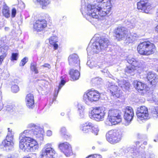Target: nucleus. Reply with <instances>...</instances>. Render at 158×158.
<instances>
[{"instance_id": "18", "label": "nucleus", "mask_w": 158, "mask_h": 158, "mask_svg": "<svg viewBox=\"0 0 158 158\" xmlns=\"http://www.w3.org/2000/svg\"><path fill=\"white\" fill-rule=\"evenodd\" d=\"M147 78L151 85H155L158 82V77L155 73L149 72L147 73Z\"/></svg>"}, {"instance_id": "34", "label": "nucleus", "mask_w": 158, "mask_h": 158, "mask_svg": "<svg viewBox=\"0 0 158 158\" xmlns=\"http://www.w3.org/2000/svg\"><path fill=\"white\" fill-rule=\"evenodd\" d=\"M8 48L7 46L5 45L0 47V52L2 54L1 55H5L6 57V56Z\"/></svg>"}, {"instance_id": "28", "label": "nucleus", "mask_w": 158, "mask_h": 158, "mask_svg": "<svg viewBox=\"0 0 158 158\" xmlns=\"http://www.w3.org/2000/svg\"><path fill=\"white\" fill-rule=\"evenodd\" d=\"M151 113L149 114V117H153L156 118L158 117V107H154L151 109Z\"/></svg>"}, {"instance_id": "17", "label": "nucleus", "mask_w": 158, "mask_h": 158, "mask_svg": "<svg viewBox=\"0 0 158 158\" xmlns=\"http://www.w3.org/2000/svg\"><path fill=\"white\" fill-rule=\"evenodd\" d=\"M15 142L11 139H4L2 141L0 146L1 148L10 149L13 147Z\"/></svg>"}, {"instance_id": "53", "label": "nucleus", "mask_w": 158, "mask_h": 158, "mask_svg": "<svg viewBox=\"0 0 158 158\" xmlns=\"http://www.w3.org/2000/svg\"><path fill=\"white\" fill-rule=\"evenodd\" d=\"M42 66L48 68V69H50L51 68L50 65L48 64H45L44 65H43Z\"/></svg>"}, {"instance_id": "50", "label": "nucleus", "mask_w": 158, "mask_h": 158, "mask_svg": "<svg viewBox=\"0 0 158 158\" xmlns=\"http://www.w3.org/2000/svg\"><path fill=\"white\" fill-rule=\"evenodd\" d=\"M6 57V55H1L0 56V64H1L3 59Z\"/></svg>"}, {"instance_id": "14", "label": "nucleus", "mask_w": 158, "mask_h": 158, "mask_svg": "<svg viewBox=\"0 0 158 158\" xmlns=\"http://www.w3.org/2000/svg\"><path fill=\"white\" fill-rule=\"evenodd\" d=\"M47 26L46 21L44 19H39L34 24V29L37 31H42Z\"/></svg>"}, {"instance_id": "37", "label": "nucleus", "mask_w": 158, "mask_h": 158, "mask_svg": "<svg viewBox=\"0 0 158 158\" xmlns=\"http://www.w3.org/2000/svg\"><path fill=\"white\" fill-rule=\"evenodd\" d=\"M91 128L92 130V132L95 135H97L99 131L97 126L94 125L93 124L92 126L91 127Z\"/></svg>"}, {"instance_id": "39", "label": "nucleus", "mask_w": 158, "mask_h": 158, "mask_svg": "<svg viewBox=\"0 0 158 158\" xmlns=\"http://www.w3.org/2000/svg\"><path fill=\"white\" fill-rule=\"evenodd\" d=\"M115 133L113 131L111 130L108 132L106 135V138H112L114 137Z\"/></svg>"}, {"instance_id": "60", "label": "nucleus", "mask_w": 158, "mask_h": 158, "mask_svg": "<svg viewBox=\"0 0 158 158\" xmlns=\"http://www.w3.org/2000/svg\"><path fill=\"white\" fill-rule=\"evenodd\" d=\"M156 15L158 16V9L157 10V12L156 13Z\"/></svg>"}, {"instance_id": "48", "label": "nucleus", "mask_w": 158, "mask_h": 158, "mask_svg": "<svg viewBox=\"0 0 158 158\" xmlns=\"http://www.w3.org/2000/svg\"><path fill=\"white\" fill-rule=\"evenodd\" d=\"M9 106L10 107L9 108L10 109H12L13 110H16L17 109V106L15 105V104H13L10 106ZM7 108L8 109V110H10V109H9V107H7Z\"/></svg>"}, {"instance_id": "16", "label": "nucleus", "mask_w": 158, "mask_h": 158, "mask_svg": "<svg viewBox=\"0 0 158 158\" xmlns=\"http://www.w3.org/2000/svg\"><path fill=\"white\" fill-rule=\"evenodd\" d=\"M69 64L71 66L79 65L80 60L78 56L76 54L70 55L68 58Z\"/></svg>"}, {"instance_id": "33", "label": "nucleus", "mask_w": 158, "mask_h": 158, "mask_svg": "<svg viewBox=\"0 0 158 158\" xmlns=\"http://www.w3.org/2000/svg\"><path fill=\"white\" fill-rule=\"evenodd\" d=\"M87 64L91 69L94 68H98L99 67L96 62L91 60H88L87 63Z\"/></svg>"}, {"instance_id": "8", "label": "nucleus", "mask_w": 158, "mask_h": 158, "mask_svg": "<svg viewBox=\"0 0 158 158\" xmlns=\"http://www.w3.org/2000/svg\"><path fill=\"white\" fill-rule=\"evenodd\" d=\"M100 97V94L98 91L88 90L84 94L83 99L86 104H89L90 102L98 101Z\"/></svg>"}, {"instance_id": "35", "label": "nucleus", "mask_w": 158, "mask_h": 158, "mask_svg": "<svg viewBox=\"0 0 158 158\" xmlns=\"http://www.w3.org/2000/svg\"><path fill=\"white\" fill-rule=\"evenodd\" d=\"M57 37L56 36L51 37L49 39V43L50 44H54L57 42Z\"/></svg>"}, {"instance_id": "2", "label": "nucleus", "mask_w": 158, "mask_h": 158, "mask_svg": "<svg viewBox=\"0 0 158 158\" xmlns=\"http://www.w3.org/2000/svg\"><path fill=\"white\" fill-rule=\"evenodd\" d=\"M27 128L31 129V130H25L20 134V138H32L43 137V130L39 126L36 125L33 123H30L28 125Z\"/></svg>"}, {"instance_id": "11", "label": "nucleus", "mask_w": 158, "mask_h": 158, "mask_svg": "<svg viewBox=\"0 0 158 158\" xmlns=\"http://www.w3.org/2000/svg\"><path fill=\"white\" fill-rule=\"evenodd\" d=\"M114 33L117 40L120 41L125 38L127 34V31L126 28L120 27L115 29Z\"/></svg>"}, {"instance_id": "12", "label": "nucleus", "mask_w": 158, "mask_h": 158, "mask_svg": "<svg viewBox=\"0 0 158 158\" xmlns=\"http://www.w3.org/2000/svg\"><path fill=\"white\" fill-rule=\"evenodd\" d=\"M108 89L114 97L118 98L122 95L121 91L118 90V87L113 83L109 82L108 84Z\"/></svg>"}, {"instance_id": "44", "label": "nucleus", "mask_w": 158, "mask_h": 158, "mask_svg": "<svg viewBox=\"0 0 158 158\" xmlns=\"http://www.w3.org/2000/svg\"><path fill=\"white\" fill-rule=\"evenodd\" d=\"M107 140L110 143L115 144L118 142V141L115 139H107Z\"/></svg>"}, {"instance_id": "61", "label": "nucleus", "mask_w": 158, "mask_h": 158, "mask_svg": "<svg viewBox=\"0 0 158 158\" xmlns=\"http://www.w3.org/2000/svg\"><path fill=\"white\" fill-rule=\"evenodd\" d=\"M64 113H61V115L62 116H64Z\"/></svg>"}, {"instance_id": "64", "label": "nucleus", "mask_w": 158, "mask_h": 158, "mask_svg": "<svg viewBox=\"0 0 158 158\" xmlns=\"http://www.w3.org/2000/svg\"><path fill=\"white\" fill-rule=\"evenodd\" d=\"M58 91H57V94H58Z\"/></svg>"}, {"instance_id": "20", "label": "nucleus", "mask_w": 158, "mask_h": 158, "mask_svg": "<svg viewBox=\"0 0 158 158\" xmlns=\"http://www.w3.org/2000/svg\"><path fill=\"white\" fill-rule=\"evenodd\" d=\"M133 84L134 87L139 92H143L144 91H145L146 85L145 84L137 81H134Z\"/></svg>"}, {"instance_id": "30", "label": "nucleus", "mask_w": 158, "mask_h": 158, "mask_svg": "<svg viewBox=\"0 0 158 158\" xmlns=\"http://www.w3.org/2000/svg\"><path fill=\"white\" fill-rule=\"evenodd\" d=\"M42 6L43 9H44L50 4L49 0H36Z\"/></svg>"}, {"instance_id": "58", "label": "nucleus", "mask_w": 158, "mask_h": 158, "mask_svg": "<svg viewBox=\"0 0 158 158\" xmlns=\"http://www.w3.org/2000/svg\"><path fill=\"white\" fill-rule=\"evenodd\" d=\"M23 158H32L30 157L29 156H24Z\"/></svg>"}, {"instance_id": "10", "label": "nucleus", "mask_w": 158, "mask_h": 158, "mask_svg": "<svg viewBox=\"0 0 158 158\" xmlns=\"http://www.w3.org/2000/svg\"><path fill=\"white\" fill-rule=\"evenodd\" d=\"M136 115L139 119L141 120L146 119L150 118L147 108L144 106H142L137 109Z\"/></svg>"}, {"instance_id": "54", "label": "nucleus", "mask_w": 158, "mask_h": 158, "mask_svg": "<svg viewBox=\"0 0 158 158\" xmlns=\"http://www.w3.org/2000/svg\"><path fill=\"white\" fill-rule=\"evenodd\" d=\"M52 45H53V46L54 48L56 50L58 48V45L56 43L54 44H52Z\"/></svg>"}, {"instance_id": "47", "label": "nucleus", "mask_w": 158, "mask_h": 158, "mask_svg": "<svg viewBox=\"0 0 158 158\" xmlns=\"http://www.w3.org/2000/svg\"><path fill=\"white\" fill-rule=\"evenodd\" d=\"M18 56V54L17 53H13L11 56V60H17V57Z\"/></svg>"}, {"instance_id": "36", "label": "nucleus", "mask_w": 158, "mask_h": 158, "mask_svg": "<svg viewBox=\"0 0 158 158\" xmlns=\"http://www.w3.org/2000/svg\"><path fill=\"white\" fill-rule=\"evenodd\" d=\"M30 69L31 70L34 71L35 73H38V71L37 69L36 64L35 63H31V64Z\"/></svg>"}, {"instance_id": "25", "label": "nucleus", "mask_w": 158, "mask_h": 158, "mask_svg": "<svg viewBox=\"0 0 158 158\" xmlns=\"http://www.w3.org/2000/svg\"><path fill=\"white\" fill-rule=\"evenodd\" d=\"M93 124L91 123L87 122L84 123L80 126V129L84 133H86L89 132L92 127Z\"/></svg>"}, {"instance_id": "32", "label": "nucleus", "mask_w": 158, "mask_h": 158, "mask_svg": "<svg viewBox=\"0 0 158 158\" xmlns=\"http://www.w3.org/2000/svg\"><path fill=\"white\" fill-rule=\"evenodd\" d=\"M135 69L133 67L129 66L127 67L125 69V73L126 74L133 75Z\"/></svg>"}, {"instance_id": "19", "label": "nucleus", "mask_w": 158, "mask_h": 158, "mask_svg": "<svg viewBox=\"0 0 158 158\" xmlns=\"http://www.w3.org/2000/svg\"><path fill=\"white\" fill-rule=\"evenodd\" d=\"M28 142V139H21L19 141L20 148L24 151H28L30 150Z\"/></svg>"}, {"instance_id": "1", "label": "nucleus", "mask_w": 158, "mask_h": 158, "mask_svg": "<svg viewBox=\"0 0 158 158\" xmlns=\"http://www.w3.org/2000/svg\"><path fill=\"white\" fill-rule=\"evenodd\" d=\"M106 7L107 8L102 10V9L98 3L93 6L89 4L85 9V13L94 18L98 19L99 16L103 17L109 13L110 7L109 6Z\"/></svg>"}, {"instance_id": "26", "label": "nucleus", "mask_w": 158, "mask_h": 158, "mask_svg": "<svg viewBox=\"0 0 158 158\" xmlns=\"http://www.w3.org/2000/svg\"><path fill=\"white\" fill-rule=\"evenodd\" d=\"M69 74L70 75L71 79L73 81L78 79L80 76V74L78 71L73 69H70Z\"/></svg>"}, {"instance_id": "41", "label": "nucleus", "mask_w": 158, "mask_h": 158, "mask_svg": "<svg viewBox=\"0 0 158 158\" xmlns=\"http://www.w3.org/2000/svg\"><path fill=\"white\" fill-rule=\"evenodd\" d=\"M130 21V23H131V26L130 28H133L135 26V19L134 18H132L129 19Z\"/></svg>"}, {"instance_id": "52", "label": "nucleus", "mask_w": 158, "mask_h": 158, "mask_svg": "<svg viewBox=\"0 0 158 158\" xmlns=\"http://www.w3.org/2000/svg\"><path fill=\"white\" fill-rule=\"evenodd\" d=\"M126 24L130 28L131 26V23H130V21L129 19L127 20V21L125 22Z\"/></svg>"}, {"instance_id": "13", "label": "nucleus", "mask_w": 158, "mask_h": 158, "mask_svg": "<svg viewBox=\"0 0 158 158\" xmlns=\"http://www.w3.org/2000/svg\"><path fill=\"white\" fill-rule=\"evenodd\" d=\"M148 2V0H141L137 3V8L148 13V10L151 8L150 4Z\"/></svg>"}, {"instance_id": "4", "label": "nucleus", "mask_w": 158, "mask_h": 158, "mask_svg": "<svg viewBox=\"0 0 158 158\" xmlns=\"http://www.w3.org/2000/svg\"><path fill=\"white\" fill-rule=\"evenodd\" d=\"M138 52L140 54L148 55L153 53L156 50L155 45L150 42H144L138 46Z\"/></svg>"}, {"instance_id": "6", "label": "nucleus", "mask_w": 158, "mask_h": 158, "mask_svg": "<svg viewBox=\"0 0 158 158\" xmlns=\"http://www.w3.org/2000/svg\"><path fill=\"white\" fill-rule=\"evenodd\" d=\"M105 111V109L102 107L93 108L89 112V116L97 121L102 120L106 114Z\"/></svg>"}, {"instance_id": "22", "label": "nucleus", "mask_w": 158, "mask_h": 158, "mask_svg": "<svg viewBox=\"0 0 158 158\" xmlns=\"http://www.w3.org/2000/svg\"><path fill=\"white\" fill-rule=\"evenodd\" d=\"M26 102L27 106L32 108L34 103V97L32 94H29L27 95L26 98Z\"/></svg>"}, {"instance_id": "9", "label": "nucleus", "mask_w": 158, "mask_h": 158, "mask_svg": "<svg viewBox=\"0 0 158 158\" xmlns=\"http://www.w3.org/2000/svg\"><path fill=\"white\" fill-rule=\"evenodd\" d=\"M58 147L66 156H69L73 154L71 145L67 142L60 143Z\"/></svg>"}, {"instance_id": "46", "label": "nucleus", "mask_w": 158, "mask_h": 158, "mask_svg": "<svg viewBox=\"0 0 158 158\" xmlns=\"http://www.w3.org/2000/svg\"><path fill=\"white\" fill-rule=\"evenodd\" d=\"M8 134L7 135L6 137L9 138H13V135L11 131H10V128H8Z\"/></svg>"}, {"instance_id": "63", "label": "nucleus", "mask_w": 158, "mask_h": 158, "mask_svg": "<svg viewBox=\"0 0 158 158\" xmlns=\"http://www.w3.org/2000/svg\"><path fill=\"white\" fill-rule=\"evenodd\" d=\"M6 158H13L12 157H8Z\"/></svg>"}, {"instance_id": "7", "label": "nucleus", "mask_w": 158, "mask_h": 158, "mask_svg": "<svg viewBox=\"0 0 158 158\" xmlns=\"http://www.w3.org/2000/svg\"><path fill=\"white\" fill-rule=\"evenodd\" d=\"M57 153L51 144L48 143L41 150L40 158H56Z\"/></svg>"}, {"instance_id": "29", "label": "nucleus", "mask_w": 158, "mask_h": 158, "mask_svg": "<svg viewBox=\"0 0 158 158\" xmlns=\"http://www.w3.org/2000/svg\"><path fill=\"white\" fill-rule=\"evenodd\" d=\"M2 14L6 18H8L10 17V12L9 8L6 5H4L3 7Z\"/></svg>"}, {"instance_id": "27", "label": "nucleus", "mask_w": 158, "mask_h": 158, "mask_svg": "<svg viewBox=\"0 0 158 158\" xmlns=\"http://www.w3.org/2000/svg\"><path fill=\"white\" fill-rule=\"evenodd\" d=\"M30 150L33 147L35 148H38L39 144L38 142L34 139H28Z\"/></svg>"}, {"instance_id": "62", "label": "nucleus", "mask_w": 158, "mask_h": 158, "mask_svg": "<svg viewBox=\"0 0 158 158\" xmlns=\"http://www.w3.org/2000/svg\"><path fill=\"white\" fill-rule=\"evenodd\" d=\"M92 148L93 149H95V147H94V146H93V147H92Z\"/></svg>"}, {"instance_id": "38", "label": "nucleus", "mask_w": 158, "mask_h": 158, "mask_svg": "<svg viewBox=\"0 0 158 158\" xmlns=\"http://www.w3.org/2000/svg\"><path fill=\"white\" fill-rule=\"evenodd\" d=\"M102 81V79L101 78L96 77L92 79V82L95 84L99 85L101 84Z\"/></svg>"}, {"instance_id": "45", "label": "nucleus", "mask_w": 158, "mask_h": 158, "mask_svg": "<svg viewBox=\"0 0 158 158\" xmlns=\"http://www.w3.org/2000/svg\"><path fill=\"white\" fill-rule=\"evenodd\" d=\"M27 57L24 58L23 59L21 60L20 64V66H23L27 62Z\"/></svg>"}, {"instance_id": "43", "label": "nucleus", "mask_w": 158, "mask_h": 158, "mask_svg": "<svg viewBox=\"0 0 158 158\" xmlns=\"http://www.w3.org/2000/svg\"><path fill=\"white\" fill-rule=\"evenodd\" d=\"M64 78L63 77H61V80L60 84H59L58 89H60L62 86L64 85L65 83V81L63 80Z\"/></svg>"}, {"instance_id": "23", "label": "nucleus", "mask_w": 158, "mask_h": 158, "mask_svg": "<svg viewBox=\"0 0 158 158\" xmlns=\"http://www.w3.org/2000/svg\"><path fill=\"white\" fill-rule=\"evenodd\" d=\"M126 38L125 40L126 43L129 44L132 43L136 40L139 37L138 35L135 33H132L129 35L126 36Z\"/></svg>"}, {"instance_id": "57", "label": "nucleus", "mask_w": 158, "mask_h": 158, "mask_svg": "<svg viewBox=\"0 0 158 158\" xmlns=\"http://www.w3.org/2000/svg\"><path fill=\"white\" fill-rule=\"evenodd\" d=\"M78 109L81 110V109L82 108V106H81V105H78Z\"/></svg>"}, {"instance_id": "51", "label": "nucleus", "mask_w": 158, "mask_h": 158, "mask_svg": "<svg viewBox=\"0 0 158 158\" xmlns=\"http://www.w3.org/2000/svg\"><path fill=\"white\" fill-rule=\"evenodd\" d=\"M47 135L48 136H50L52 135V131L50 130H48L46 132Z\"/></svg>"}, {"instance_id": "49", "label": "nucleus", "mask_w": 158, "mask_h": 158, "mask_svg": "<svg viewBox=\"0 0 158 158\" xmlns=\"http://www.w3.org/2000/svg\"><path fill=\"white\" fill-rule=\"evenodd\" d=\"M16 10L15 8H13L12 10L11 16L12 17H14L16 15Z\"/></svg>"}, {"instance_id": "59", "label": "nucleus", "mask_w": 158, "mask_h": 158, "mask_svg": "<svg viewBox=\"0 0 158 158\" xmlns=\"http://www.w3.org/2000/svg\"><path fill=\"white\" fill-rule=\"evenodd\" d=\"M7 73L8 74L7 75L6 77H9V76H10V74L8 72H7Z\"/></svg>"}, {"instance_id": "5", "label": "nucleus", "mask_w": 158, "mask_h": 158, "mask_svg": "<svg viewBox=\"0 0 158 158\" xmlns=\"http://www.w3.org/2000/svg\"><path fill=\"white\" fill-rule=\"evenodd\" d=\"M122 121V118L118 110L115 109H110L108 111V116L106 121V123L109 125H115Z\"/></svg>"}, {"instance_id": "56", "label": "nucleus", "mask_w": 158, "mask_h": 158, "mask_svg": "<svg viewBox=\"0 0 158 158\" xmlns=\"http://www.w3.org/2000/svg\"><path fill=\"white\" fill-rule=\"evenodd\" d=\"M98 2H103L104 3L105 2V1L106 0H96Z\"/></svg>"}, {"instance_id": "15", "label": "nucleus", "mask_w": 158, "mask_h": 158, "mask_svg": "<svg viewBox=\"0 0 158 158\" xmlns=\"http://www.w3.org/2000/svg\"><path fill=\"white\" fill-rule=\"evenodd\" d=\"M134 116L133 109L131 107H126L124 114V118L128 123H130L132 120Z\"/></svg>"}, {"instance_id": "42", "label": "nucleus", "mask_w": 158, "mask_h": 158, "mask_svg": "<svg viewBox=\"0 0 158 158\" xmlns=\"http://www.w3.org/2000/svg\"><path fill=\"white\" fill-rule=\"evenodd\" d=\"M85 158H102V156L100 155L93 154L88 156Z\"/></svg>"}, {"instance_id": "24", "label": "nucleus", "mask_w": 158, "mask_h": 158, "mask_svg": "<svg viewBox=\"0 0 158 158\" xmlns=\"http://www.w3.org/2000/svg\"><path fill=\"white\" fill-rule=\"evenodd\" d=\"M118 83L119 86L124 91L128 90L130 87V85L129 83L124 79L119 81Z\"/></svg>"}, {"instance_id": "21", "label": "nucleus", "mask_w": 158, "mask_h": 158, "mask_svg": "<svg viewBox=\"0 0 158 158\" xmlns=\"http://www.w3.org/2000/svg\"><path fill=\"white\" fill-rule=\"evenodd\" d=\"M127 61L129 64H131L134 67L135 69H136L137 68H141L142 66V62L137 61L133 58L129 57Z\"/></svg>"}, {"instance_id": "40", "label": "nucleus", "mask_w": 158, "mask_h": 158, "mask_svg": "<svg viewBox=\"0 0 158 158\" xmlns=\"http://www.w3.org/2000/svg\"><path fill=\"white\" fill-rule=\"evenodd\" d=\"M11 90L14 93H17L19 90V87L17 85H14L11 87Z\"/></svg>"}, {"instance_id": "55", "label": "nucleus", "mask_w": 158, "mask_h": 158, "mask_svg": "<svg viewBox=\"0 0 158 158\" xmlns=\"http://www.w3.org/2000/svg\"><path fill=\"white\" fill-rule=\"evenodd\" d=\"M155 31L158 33V24L155 27Z\"/></svg>"}, {"instance_id": "3", "label": "nucleus", "mask_w": 158, "mask_h": 158, "mask_svg": "<svg viewBox=\"0 0 158 158\" xmlns=\"http://www.w3.org/2000/svg\"><path fill=\"white\" fill-rule=\"evenodd\" d=\"M109 40L107 38L101 37L98 42L93 43L91 46L89 45L87 48L88 53H97L102 50L106 48L108 46Z\"/></svg>"}, {"instance_id": "31", "label": "nucleus", "mask_w": 158, "mask_h": 158, "mask_svg": "<svg viewBox=\"0 0 158 158\" xmlns=\"http://www.w3.org/2000/svg\"><path fill=\"white\" fill-rule=\"evenodd\" d=\"M61 134L64 136V138L71 137V135L69 134L66 132V130L65 127H63L61 128L60 130Z\"/></svg>"}]
</instances>
